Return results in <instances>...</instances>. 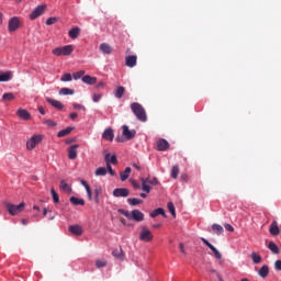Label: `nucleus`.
I'll list each match as a JSON object with an SVG mask.
<instances>
[{
    "mask_svg": "<svg viewBox=\"0 0 281 281\" xmlns=\"http://www.w3.org/2000/svg\"><path fill=\"white\" fill-rule=\"evenodd\" d=\"M106 167H99L97 168L94 175L95 177H106Z\"/></svg>",
    "mask_w": 281,
    "mask_h": 281,
    "instance_id": "35",
    "label": "nucleus"
},
{
    "mask_svg": "<svg viewBox=\"0 0 281 281\" xmlns=\"http://www.w3.org/2000/svg\"><path fill=\"white\" fill-rule=\"evenodd\" d=\"M105 170L106 172H109V175H111V177H115V170H113V167H111V165H106Z\"/></svg>",
    "mask_w": 281,
    "mask_h": 281,
    "instance_id": "50",
    "label": "nucleus"
},
{
    "mask_svg": "<svg viewBox=\"0 0 281 281\" xmlns=\"http://www.w3.org/2000/svg\"><path fill=\"white\" fill-rule=\"evenodd\" d=\"M114 258H122V249H116L112 251Z\"/></svg>",
    "mask_w": 281,
    "mask_h": 281,
    "instance_id": "51",
    "label": "nucleus"
},
{
    "mask_svg": "<svg viewBox=\"0 0 281 281\" xmlns=\"http://www.w3.org/2000/svg\"><path fill=\"white\" fill-rule=\"evenodd\" d=\"M21 223H22L23 225H27L29 221L25 220V218H23V220H21Z\"/></svg>",
    "mask_w": 281,
    "mask_h": 281,
    "instance_id": "64",
    "label": "nucleus"
},
{
    "mask_svg": "<svg viewBox=\"0 0 281 281\" xmlns=\"http://www.w3.org/2000/svg\"><path fill=\"white\" fill-rule=\"evenodd\" d=\"M268 249H270V251H272V254H276V255L280 254V248H279L278 245H277L276 243H273V241H270V243L268 244Z\"/></svg>",
    "mask_w": 281,
    "mask_h": 281,
    "instance_id": "33",
    "label": "nucleus"
},
{
    "mask_svg": "<svg viewBox=\"0 0 281 281\" xmlns=\"http://www.w3.org/2000/svg\"><path fill=\"white\" fill-rule=\"evenodd\" d=\"M72 106L74 109H78L79 111H87V108H85V105L79 103H74Z\"/></svg>",
    "mask_w": 281,
    "mask_h": 281,
    "instance_id": "52",
    "label": "nucleus"
},
{
    "mask_svg": "<svg viewBox=\"0 0 281 281\" xmlns=\"http://www.w3.org/2000/svg\"><path fill=\"white\" fill-rule=\"evenodd\" d=\"M112 194L116 199H120V198L126 199V196H130L131 190H128L126 188H116V189L113 190Z\"/></svg>",
    "mask_w": 281,
    "mask_h": 281,
    "instance_id": "8",
    "label": "nucleus"
},
{
    "mask_svg": "<svg viewBox=\"0 0 281 281\" xmlns=\"http://www.w3.org/2000/svg\"><path fill=\"white\" fill-rule=\"evenodd\" d=\"M81 80L85 85H95V82H98V78L91 77L89 75L83 76Z\"/></svg>",
    "mask_w": 281,
    "mask_h": 281,
    "instance_id": "23",
    "label": "nucleus"
},
{
    "mask_svg": "<svg viewBox=\"0 0 281 281\" xmlns=\"http://www.w3.org/2000/svg\"><path fill=\"white\" fill-rule=\"evenodd\" d=\"M179 249H180L181 254H183L186 256L187 252H186V246L183 245V243L179 244Z\"/></svg>",
    "mask_w": 281,
    "mask_h": 281,
    "instance_id": "56",
    "label": "nucleus"
},
{
    "mask_svg": "<svg viewBox=\"0 0 281 281\" xmlns=\"http://www.w3.org/2000/svg\"><path fill=\"white\" fill-rule=\"evenodd\" d=\"M69 117H70V120H76V117H78V113L72 112L69 114Z\"/></svg>",
    "mask_w": 281,
    "mask_h": 281,
    "instance_id": "59",
    "label": "nucleus"
},
{
    "mask_svg": "<svg viewBox=\"0 0 281 281\" xmlns=\"http://www.w3.org/2000/svg\"><path fill=\"white\" fill-rule=\"evenodd\" d=\"M104 161H105L106 166H109V165L111 166V164L113 166H117V156L116 155L111 156V154H105Z\"/></svg>",
    "mask_w": 281,
    "mask_h": 281,
    "instance_id": "17",
    "label": "nucleus"
},
{
    "mask_svg": "<svg viewBox=\"0 0 281 281\" xmlns=\"http://www.w3.org/2000/svg\"><path fill=\"white\" fill-rule=\"evenodd\" d=\"M180 179H181V181L188 182V175L187 173H182Z\"/></svg>",
    "mask_w": 281,
    "mask_h": 281,
    "instance_id": "58",
    "label": "nucleus"
},
{
    "mask_svg": "<svg viewBox=\"0 0 281 281\" xmlns=\"http://www.w3.org/2000/svg\"><path fill=\"white\" fill-rule=\"evenodd\" d=\"M83 77H85V70H79L72 74L74 80H80V78L82 79Z\"/></svg>",
    "mask_w": 281,
    "mask_h": 281,
    "instance_id": "44",
    "label": "nucleus"
},
{
    "mask_svg": "<svg viewBox=\"0 0 281 281\" xmlns=\"http://www.w3.org/2000/svg\"><path fill=\"white\" fill-rule=\"evenodd\" d=\"M250 258L254 265H260V262H262V257L256 252H251Z\"/></svg>",
    "mask_w": 281,
    "mask_h": 281,
    "instance_id": "34",
    "label": "nucleus"
},
{
    "mask_svg": "<svg viewBox=\"0 0 281 281\" xmlns=\"http://www.w3.org/2000/svg\"><path fill=\"white\" fill-rule=\"evenodd\" d=\"M131 177V167H126L124 171L120 172L121 181H126Z\"/></svg>",
    "mask_w": 281,
    "mask_h": 281,
    "instance_id": "27",
    "label": "nucleus"
},
{
    "mask_svg": "<svg viewBox=\"0 0 281 281\" xmlns=\"http://www.w3.org/2000/svg\"><path fill=\"white\" fill-rule=\"evenodd\" d=\"M100 52H102V54H113V48L111 47V45L106 44V43H102L100 45Z\"/></svg>",
    "mask_w": 281,
    "mask_h": 281,
    "instance_id": "25",
    "label": "nucleus"
},
{
    "mask_svg": "<svg viewBox=\"0 0 281 281\" xmlns=\"http://www.w3.org/2000/svg\"><path fill=\"white\" fill-rule=\"evenodd\" d=\"M258 274L260 276V278H267V276H269V266L267 265L262 266L259 269Z\"/></svg>",
    "mask_w": 281,
    "mask_h": 281,
    "instance_id": "29",
    "label": "nucleus"
},
{
    "mask_svg": "<svg viewBox=\"0 0 281 281\" xmlns=\"http://www.w3.org/2000/svg\"><path fill=\"white\" fill-rule=\"evenodd\" d=\"M171 177H172V179H177V177H179V165H176L172 167Z\"/></svg>",
    "mask_w": 281,
    "mask_h": 281,
    "instance_id": "43",
    "label": "nucleus"
},
{
    "mask_svg": "<svg viewBox=\"0 0 281 281\" xmlns=\"http://www.w3.org/2000/svg\"><path fill=\"white\" fill-rule=\"evenodd\" d=\"M16 115L20 117V120H24L25 122L32 120V114H30V112H27L25 109H19L16 111Z\"/></svg>",
    "mask_w": 281,
    "mask_h": 281,
    "instance_id": "12",
    "label": "nucleus"
},
{
    "mask_svg": "<svg viewBox=\"0 0 281 281\" xmlns=\"http://www.w3.org/2000/svg\"><path fill=\"white\" fill-rule=\"evenodd\" d=\"M201 240H202V243H204L206 245V247H209V249H211V251H213L216 260H221V258H223V255L221 254V251H218V249H216V247H214V245L209 243V240L205 239V237H201Z\"/></svg>",
    "mask_w": 281,
    "mask_h": 281,
    "instance_id": "9",
    "label": "nucleus"
},
{
    "mask_svg": "<svg viewBox=\"0 0 281 281\" xmlns=\"http://www.w3.org/2000/svg\"><path fill=\"white\" fill-rule=\"evenodd\" d=\"M19 25H20V22H19V18L14 16L12 18L10 21H9V32H16V30H19Z\"/></svg>",
    "mask_w": 281,
    "mask_h": 281,
    "instance_id": "16",
    "label": "nucleus"
},
{
    "mask_svg": "<svg viewBox=\"0 0 281 281\" xmlns=\"http://www.w3.org/2000/svg\"><path fill=\"white\" fill-rule=\"evenodd\" d=\"M43 142V135H33L27 142H26V148L27 150H34L38 144Z\"/></svg>",
    "mask_w": 281,
    "mask_h": 281,
    "instance_id": "6",
    "label": "nucleus"
},
{
    "mask_svg": "<svg viewBox=\"0 0 281 281\" xmlns=\"http://www.w3.org/2000/svg\"><path fill=\"white\" fill-rule=\"evenodd\" d=\"M117 213L123 214V216H125L127 218H131V213L128 211L124 210V209H119Z\"/></svg>",
    "mask_w": 281,
    "mask_h": 281,
    "instance_id": "49",
    "label": "nucleus"
},
{
    "mask_svg": "<svg viewBox=\"0 0 281 281\" xmlns=\"http://www.w3.org/2000/svg\"><path fill=\"white\" fill-rule=\"evenodd\" d=\"M97 87H98L99 89L102 88V87H104V82L100 81V82L97 85Z\"/></svg>",
    "mask_w": 281,
    "mask_h": 281,
    "instance_id": "63",
    "label": "nucleus"
},
{
    "mask_svg": "<svg viewBox=\"0 0 281 281\" xmlns=\"http://www.w3.org/2000/svg\"><path fill=\"white\" fill-rule=\"evenodd\" d=\"M70 203H72V205H85V200L71 196Z\"/></svg>",
    "mask_w": 281,
    "mask_h": 281,
    "instance_id": "38",
    "label": "nucleus"
},
{
    "mask_svg": "<svg viewBox=\"0 0 281 281\" xmlns=\"http://www.w3.org/2000/svg\"><path fill=\"white\" fill-rule=\"evenodd\" d=\"M72 78L74 77L71 76V74H65L64 76H61L60 80L61 82H71Z\"/></svg>",
    "mask_w": 281,
    "mask_h": 281,
    "instance_id": "45",
    "label": "nucleus"
},
{
    "mask_svg": "<svg viewBox=\"0 0 281 281\" xmlns=\"http://www.w3.org/2000/svg\"><path fill=\"white\" fill-rule=\"evenodd\" d=\"M43 124H45V125L48 126L49 128H54V127L58 126V123H56V121L47 120V119H45V120L43 121Z\"/></svg>",
    "mask_w": 281,
    "mask_h": 281,
    "instance_id": "40",
    "label": "nucleus"
},
{
    "mask_svg": "<svg viewBox=\"0 0 281 281\" xmlns=\"http://www.w3.org/2000/svg\"><path fill=\"white\" fill-rule=\"evenodd\" d=\"M101 99H102V94H98V93L93 94V98H92L93 102H100Z\"/></svg>",
    "mask_w": 281,
    "mask_h": 281,
    "instance_id": "54",
    "label": "nucleus"
},
{
    "mask_svg": "<svg viewBox=\"0 0 281 281\" xmlns=\"http://www.w3.org/2000/svg\"><path fill=\"white\" fill-rule=\"evenodd\" d=\"M68 36L70 38H76L77 36H80V27L76 26L72 27L69 32H68Z\"/></svg>",
    "mask_w": 281,
    "mask_h": 281,
    "instance_id": "30",
    "label": "nucleus"
},
{
    "mask_svg": "<svg viewBox=\"0 0 281 281\" xmlns=\"http://www.w3.org/2000/svg\"><path fill=\"white\" fill-rule=\"evenodd\" d=\"M156 146L157 150L166 151L168 150V148H170V143H168V140L164 138H160L159 140H157Z\"/></svg>",
    "mask_w": 281,
    "mask_h": 281,
    "instance_id": "13",
    "label": "nucleus"
},
{
    "mask_svg": "<svg viewBox=\"0 0 281 281\" xmlns=\"http://www.w3.org/2000/svg\"><path fill=\"white\" fill-rule=\"evenodd\" d=\"M78 148H80V145H78V144L71 145L68 148V159H77V157H78V151H77Z\"/></svg>",
    "mask_w": 281,
    "mask_h": 281,
    "instance_id": "14",
    "label": "nucleus"
},
{
    "mask_svg": "<svg viewBox=\"0 0 281 281\" xmlns=\"http://www.w3.org/2000/svg\"><path fill=\"white\" fill-rule=\"evenodd\" d=\"M131 110L139 122L148 121V116L146 115V109H144L143 104L138 102L131 103Z\"/></svg>",
    "mask_w": 281,
    "mask_h": 281,
    "instance_id": "1",
    "label": "nucleus"
},
{
    "mask_svg": "<svg viewBox=\"0 0 281 281\" xmlns=\"http://www.w3.org/2000/svg\"><path fill=\"white\" fill-rule=\"evenodd\" d=\"M269 233L271 236H280V227L278 226V222L273 221L270 225Z\"/></svg>",
    "mask_w": 281,
    "mask_h": 281,
    "instance_id": "18",
    "label": "nucleus"
},
{
    "mask_svg": "<svg viewBox=\"0 0 281 281\" xmlns=\"http://www.w3.org/2000/svg\"><path fill=\"white\" fill-rule=\"evenodd\" d=\"M80 183H81V186H83L86 188V191H87V194H88V199L91 200V187L85 180H80Z\"/></svg>",
    "mask_w": 281,
    "mask_h": 281,
    "instance_id": "39",
    "label": "nucleus"
},
{
    "mask_svg": "<svg viewBox=\"0 0 281 281\" xmlns=\"http://www.w3.org/2000/svg\"><path fill=\"white\" fill-rule=\"evenodd\" d=\"M9 80H12L11 71L0 74V82H9Z\"/></svg>",
    "mask_w": 281,
    "mask_h": 281,
    "instance_id": "26",
    "label": "nucleus"
},
{
    "mask_svg": "<svg viewBox=\"0 0 281 281\" xmlns=\"http://www.w3.org/2000/svg\"><path fill=\"white\" fill-rule=\"evenodd\" d=\"M113 137H115V134H113V130L111 127L106 128L102 134V138L106 142H113Z\"/></svg>",
    "mask_w": 281,
    "mask_h": 281,
    "instance_id": "20",
    "label": "nucleus"
},
{
    "mask_svg": "<svg viewBox=\"0 0 281 281\" xmlns=\"http://www.w3.org/2000/svg\"><path fill=\"white\" fill-rule=\"evenodd\" d=\"M167 207H168V211L170 212L171 216H173V218H176L177 212L175 210V204L172 202H168Z\"/></svg>",
    "mask_w": 281,
    "mask_h": 281,
    "instance_id": "41",
    "label": "nucleus"
},
{
    "mask_svg": "<svg viewBox=\"0 0 281 281\" xmlns=\"http://www.w3.org/2000/svg\"><path fill=\"white\" fill-rule=\"evenodd\" d=\"M140 183L143 192H146V194H150V190H153L150 186H159V180L157 178L150 179V177L140 178Z\"/></svg>",
    "mask_w": 281,
    "mask_h": 281,
    "instance_id": "2",
    "label": "nucleus"
},
{
    "mask_svg": "<svg viewBox=\"0 0 281 281\" xmlns=\"http://www.w3.org/2000/svg\"><path fill=\"white\" fill-rule=\"evenodd\" d=\"M75 91L74 89H69V88H61L59 90V95H74Z\"/></svg>",
    "mask_w": 281,
    "mask_h": 281,
    "instance_id": "37",
    "label": "nucleus"
},
{
    "mask_svg": "<svg viewBox=\"0 0 281 281\" xmlns=\"http://www.w3.org/2000/svg\"><path fill=\"white\" fill-rule=\"evenodd\" d=\"M55 23H58V18H48L46 20V25H54Z\"/></svg>",
    "mask_w": 281,
    "mask_h": 281,
    "instance_id": "48",
    "label": "nucleus"
},
{
    "mask_svg": "<svg viewBox=\"0 0 281 281\" xmlns=\"http://www.w3.org/2000/svg\"><path fill=\"white\" fill-rule=\"evenodd\" d=\"M125 65L126 67H135L137 65V56L136 55H130L125 58Z\"/></svg>",
    "mask_w": 281,
    "mask_h": 281,
    "instance_id": "19",
    "label": "nucleus"
},
{
    "mask_svg": "<svg viewBox=\"0 0 281 281\" xmlns=\"http://www.w3.org/2000/svg\"><path fill=\"white\" fill-rule=\"evenodd\" d=\"M123 137H125V139L131 140L135 137V135H137V131L135 130H128L127 125H123Z\"/></svg>",
    "mask_w": 281,
    "mask_h": 281,
    "instance_id": "11",
    "label": "nucleus"
},
{
    "mask_svg": "<svg viewBox=\"0 0 281 281\" xmlns=\"http://www.w3.org/2000/svg\"><path fill=\"white\" fill-rule=\"evenodd\" d=\"M59 190H61V192H66V194H71V186H69L65 180L60 181Z\"/></svg>",
    "mask_w": 281,
    "mask_h": 281,
    "instance_id": "22",
    "label": "nucleus"
},
{
    "mask_svg": "<svg viewBox=\"0 0 281 281\" xmlns=\"http://www.w3.org/2000/svg\"><path fill=\"white\" fill-rule=\"evenodd\" d=\"M124 93H126V88H124L123 86H119L114 92V95L120 100L124 95Z\"/></svg>",
    "mask_w": 281,
    "mask_h": 281,
    "instance_id": "28",
    "label": "nucleus"
},
{
    "mask_svg": "<svg viewBox=\"0 0 281 281\" xmlns=\"http://www.w3.org/2000/svg\"><path fill=\"white\" fill-rule=\"evenodd\" d=\"M37 111L41 113V115H45V109L43 106H38Z\"/></svg>",
    "mask_w": 281,
    "mask_h": 281,
    "instance_id": "60",
    "label": "nucleus"
},
{
    "mask_svg": "<svg viewBox=\"0 0 281 281\" xmlns=\"http://www.w3.org/2000/svg\"><path fill=\"white\" fill-rule=\"evenodd\" d=\"M115 142L122 143V142H124V138L117 136V137L115 138Z\"/></svg>",
    "mask_w": 281,
    "mask_h": 281,
    "instance_id": "62",
    "label": "nucleus"
},
{
    "mask_svg": "<svg viewBox=\"0 0 281 281\" xmlns=\"http://www.w3.org/2000/svg\"><path fill=\"white\" fill-rule=\"evenodd\" d=\"M212 229L215 234H217V236H221V234L225 232V229H223V226H221L220 224H213Z\"/></svg>",
    "mask_w": 281,
    "mask_h": 281,
    "instance_id": "36",
    "label": "nucleus"
},
{
    "mask_svg": "<svg viewBox=\"0 0 281 281\" xmlns=\"http://www.w3.org/2000/svg\"><path fill=\"white\" fill-rule=\"evenodd\" d=\"M2 100H8L9 102L14 100V93L12 92H7L2 95Z\"/></svg>",
    "mask_w": 281,
    "mask_h": 281,
    "instance_id": "46",
    "label": "nucleus"
},
{
    "mask_svg": "<svg viewBox=\"0 0 281 281\" xmlns=\"http://www.w3.org/2000/svg\"><path fill=\"white\" fill-rule=\"evenodd\" d=\"M74 131V127H66L57 133V137H67Z\"/></svg>",
    "mask_w": 281,
    "mask_h": 281,
    "instance_id": "32",
    "label": "nucleus"
},
{
    "mask_svg": "<svg viewBox=\"0 0 281 281\" xmlns=\"http://www.w3.org/2000/svg\"><path fill=\"white\" fill-rule=\"evenodd\" d=\"M128 205L135 206V205H142L144 203V200L137 199V198H130L127 199Z\"/></svg>",
    "mask_w": 281,
    "mask_h": 281,
    "instance_id": "31",
    "label": "nucleus"
},
{
    "mask_svg": "<svg viewBox=\"0 0 281 281\" xmlns=\"http://www.w3.org/2000/svg\"><path fill=\"white\" fill-rule=\"evenodd\" d=\"M133 168H135V170H142V167H139L137 164H133Z\"/></svg>",
    "mask_w": 281,
    "mask_h": 281,
    "instance_id": "61",
    "label": "nucleus"
},
{
    "mask_svg": "<svg viewBox=\"0 0 281 281\" xmlns=\"http://www.w3.org/2000/svg\"><path fill=\"white\" fill-rule=\"evenodd\" d=\"M50 194L53 198L54 203H60V198L54 188L50 189Z\"/></svg>",
    "mask_w": 281,
    "mask_h": 281,
    "instance_id": "42",
    "label": "nucleus"
},
{
    "mask_svg": "<svg viewBox=\"0 0 281 281\" xmlns=\"http://www.w3.org/2000/svg\"><path fill=\"white\" fill-rule=\"evenodd\" d=\"M68 232L74 234V236H82V227L80 225H70Z\"/></svg>",
    "mask_w": 281,
    "mask_h": 281,
    "instance_id": "21",
    "label": "nucleus"
},
{
    "mask_svg": "<svg viewBox=\"0 0 281 281\" xmlns=\"http://www.w3.org/2000/svg\"><path fill=\"white\" fill-rule=\"evenodd\" d=\"M159 214H160V216H164V218L167 217L166 211H165L164 209H161V207H158V209L154 210V211L150 213V217H151V218H155V217L159 216Z\"/></svg>",
    "mask_w": 281,
    "mask_h": 281,
    "instance_id": "24",
    "label": "nucleus"
},
{
    "mask_svg": "<svg viewBox=\"0 0 281 281\" xmlns=\"http://www.w3.org/2000/svg\"><path fill=\"white\" fill-rule=\"evenodd\" d=\"M46 102H48L50 106H54V109H57L58 111H63V109H65V105L56 99L46 98Z\"/></svg>",
    "mask_w": 281,
    "mask_h": 281,
    "instance_id": "15",
    "label": "nucleus"
},
{
    "mask_svg": "<svg viewBox=\"0 0 281 281\" xmlns=\"http://www.w3.org/2000/svg\"><path fill=\"white\" fill-rule=\"evenodd\" d=\"M105 265H106V260L98 259V260L95 261V267H97L98 269H102V267H104Z\"/></svg>",
    "mask_w": 281,
    "mask_h": 281,
    "instance_id": "47",
    "label": "nucleus"
},
{
    "mask_svg": "<svg viewBox=\"0 0 281 281\" xmlns=\"http://www.w3.org/2000/svg\"><path fill=\"white\" fill-rule=\"evenodd\" d=\"M274 269H276L277 271H281V260H277V261L274 262Z\"/></svg>",
    "mask_w": 281,
    "mask_h": 281,
    "instance_id": "55",
    "label": "nucleus"
},
{
    "mask_svg": "<svg viewBox=\"0 0 281 281\" xmlns=\"http://www.w3.org/2000/svg\"><path fill=\"white\" fill-rule=\"evenodd\" d=\"M130 221H136V223H142V221H144V213H142V211L139 210H133L130 213Z\"/></svg>",
    "mask_w": 281,
    "mask_h": 281,
    "instance_id": "10",
    "label": "nucleus"
},
{
    "mask_svg": "<svg viewBox=\"0 0 281 281\" xmlns=\"http://www.w3.org/2000/svg\"><path fill=\"white\" fill-rule=\"evenodd\" d=\"M4 205L9 214H11V216H16V214H21V212L25 210V204L23 202H21L19 205L5 202Z\"/></svg>",
    "mask_w": 281,
    "mask_h": 281,
    "instance_id": "3",
    "label": "nucleus"
},
{
    "mask_svg": "<svg viewBox=\"0 0 281 281\" xmlns=\"http://www.w3.org/2000/svg\"><path fill=\"white\" fill-rule=\"evenodd\" d=\"M74 53V46L71 45H66L63 47H57L53 49L54 56H71Z\"/></svg>",
    "mask_w": 281,
    "mask_h": 281,
    "instance_id": "4",
    "label": "nucleus"
},
{
    "mask_svg": "<svg viewBox=\"0 0 281 281\" xmlns=\"http://www.w3.org/2000/svg\"><path fill=\"white\" fill-rule=\"evenodd\" d=\"M45 10H47V4H40L32 11L30 19L34 21L38 19V16H43V14H45Z\"/></svg>",
    "mask_w": 281,
    "mask_h": 281,
    "instance_id": "7",
    "label": "nucleus"
},
{
    "mask_svg": "<svg viewBox=\"0 0 281 281\" xmlns=\"http://www.w3.org/2000/svg\"><path fill=\"white\" fill-rule=\"evenodd\" d=\"M224 227L227 232H234V226H232L231 224H225Z\"/></svg>",
    "mask_w": 281,
    "mask_h": 281,
    "instance_id": "57",
    "label": "nucleus"
},
{
    "mask_svg": "<svg viewBox=\"0 0 281 281\" xmlns=\"http://www.w3.org/2000/svg\"><path fill=\"white\" fill-rule=\"evenodd\" d=\"M153 238H155V236L153 235V232H150L148 227L142 226V231L139 233V240H142L143 243H150Z\"/></svg>",
    "mask_w": 281,
    "mask_h": 281,
    "instance_id": "5",
    "label": "nucleus"
},
{
    "mask_svg": "<svg viewBox=\"0 0 281 281\" xmlns=\"http://www.w3.org/2000/svg\"><path fill=\"white\" fill-rule=\"evenodd\" d=\"M131 183H132V186H133V188H134L135 190H140V189H142V186H139V183H137V181L132 180Z\"/></svg>",
    "mask_w": 281,
    "mask_h": 281,
    "instance_id": "53",
    "label": "nucleus"
}]
</instances>
